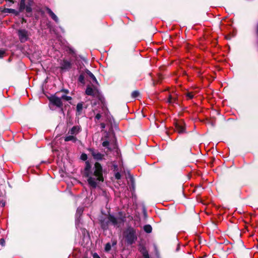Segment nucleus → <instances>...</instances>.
<instances>
[{"label": "nucleus", "instance_id": "nucleus-1", "mask_svg": "<svg viewBox=\"0 0 258 258\" xmlns=\"http://www.w3.org/2000/svg\"><path fill=\"white\" fill-rule=\"evenodd\" d=\"M85 173L88 178L89 184L93 188H95L98 184L104 180L102 167L98 162L95 163L94 166L91 168L89 162H86Z\"/></svg>", "mask_w": 258, "mask_h": 258}, {"label": "nucleus", "instance_id": "nucleus-2", "mask_svg": "<svg viewBox=\"0 0 258 258\" xmlns=\"http://www.w3.org/2000/svg\"><path fill=\"white\" fill-rule=\"evenodd\" d=\"M123 236L128 244H132L137 240V231L132 227H128L125 229Z\"/></svg>", "mask_w": 258, "mask_h": 258}, {"label": "nucleus", "instance_id": "nucleus-3", "mask_svg": "<svg viewBox=\"0 0 258 258\" xmlns=\"http://www.w3.org/2000/svg\"><path fill=\"white\" fill-rule=\"evenodd\" d=\"M108 216L110 224L114 227H118L121 224L124 222V218L120 216H114L111 214H109Z\"/></svg>", "mask_w": 258, "mask_h": 258}, {"label": "nucleus", "instance_id": "nucleus-4", "mask_svg": "<svg viewBox=\"0 0 258 258\" xmlns=\"http://www.w3.org/2000/svg\"><path fill=\"white\" fill-rule=\"evenodd\" d=\"M60 69L63 71H67L72 68V63L66 59H62L59 62Z\"/></svg>", "mask_w": 258, "mask_h": 258}, {"label": "nucleus", "instance_id": "nucleus-5", "mask_svg": "<svg viewBox=\"0 0 258 258\" xmlns=\"http://www.w3.org/2000/svg\"><path fill=\"white\" fill-rule=\"evenodd\" d=\"M18 35L21 42L23 43L28 39L29 32L25 29H19L18 31Z\"/></svg>", "mask_w": 258, "mask_h": 258}, {"label": "nucleus", "instance_id": "nucleus-6", "mask_svg": "<svg viewBox=\"0 0 258 258\" xmlns=\"http://www.w3.org/2000/svg\"><path fill=\"white\" fill-rule=\"evenodd\" d=\"M88 151L95 160L101 161L103 159L104 154L100 153L98 150L90 148Z\"/></svg>", "mask_w": 258, "mask_h": 258}, {"label": "nucleus", "instance_id": "nucleus-7", "mask_svg": "<svg viewBox=\"0 0 258 258\" xmlns=\"http://www.w3.org/2000/svg\"><path fill=\"white\" fill-rule=\"evenodd\" d=\"M175 126L176 131L179 134H183L185 133V123L183 121L180 120L176 122Z\"/></svg>", "mask_w": 258, "mask_h": 258}, {"label": "nucleus", "instance_id": "nucleus-8", "mask_svg": "<svg viewBox=\"0 0 258 258\" xmlns=\"http://www.w3.org/2000/svg\"><path fill=\"white\" fill-rule=\"evenodd\" d=\"M50 101L52 104L55 105L58 107H61L62 106V103L61 98L56 96H52L50 99Z\"/></svg>", "mask_w": 258, "mask_h": 258}, {"label": "nucleus", "instance_id": "nucleus-9", "mask_svg": "<svg viewBox=\"0 0 258 258\" xmlns=\"http://www.w3.org/2000/svg\"><path fill=\"white\" fill-rule=\"evenodd\" d=\"M83 211H84V208L83 207H79V208H78V209L77 210V212H76V214L75 222H76V226L77 229L79 228V224H80V218L83 212Z\"/></svg>", "mask_w": 258, "mask_h": 258}, {"label": "nucleus", "instance_id": "nucleus-10", "mask_svg": "<svg viewBox=\"0 0 258 258\" xmlns=\"http://www.w3.org/2000/svg\"><path fill=\"white\" fill-rule=\"evenodd\" d=\"M81 131V128L79 125L73 126L68 132L69 135L76 136Z\"/></svg>", "mask_w": 258, "mask_h": 258}, {"label": "nucleus", "instance_id": "nucleus-11", "mask_svg": "<svg viewBox=\"0 0 258 258\" xmlns=\"http://www.w3.org/2000/svg\"><path fill=\"white\" fill-rule=\"evenodd\" d=\"M101 228L104 230H106L108 228L109 224L110 223L109 220V216L107 218H102L100 220Z\"/></svg>", "mask_w": 258, "mask_h": 258}, {"label": "nucleus", "instance_id": "nucleus-12", "mask_svg": "<svg viewBox=\"0 0 258 258\" xmlns=\"http://www.w3.org/2000/svg\"><path fill=\"white\" fill-rule=\"evenodd\" d=\"M85 93L87 95L92 96L93 97H96L98 95V91L89 86L87 87Z\"/></svg>", "mask_w": 258, "mask_h": 258}, {"label": "nucleus", "instance_id": "nucleus-13", "mask_svg": "<svg viewBox=\"0 0 258 258\" xmlns=\"http://www.w3.org/2000/svg\"><path fill=\"white\" fill-rule=\"evenodd\" d=\"M47 13L48 14L49 16L53 19L56 23L59 22V19L57 16L52 12V11L48 7H46L45 8Z\"/></svg>", "mask_w": 258, "mask_h": 258}, {"label": "nucleus", "instance_id": "nucleus-14", "mask_svg": "<svg viewBox=\"0 0 258 258\" xmlns=\"http://www.w3.org/2000/svg\"><path fill=\"white\" fill-rule=\"evenodd\" d=\"M139 250L142 254L144 258H150L148 251L144 245H140L139 246Z\"/></svg>", "mask_w": 258, "mask_h": 258}, {"label": "nucleus", "instance_id": "nucleus-15", "mask_svg": "<svg viewBox=\"0 0 258 258\" xmlns=\"http://www.w3.org/2000/svg\"><path fill=\"white\" fill-rule=\"evenodd\" d=\"M64 140L65 142L72 141L73 143H76L77 141L76 137L72 135H68L64 137Z\"/></svg>", "mask_w": 258, "mask_h": 258}, {"label": "nucleus", "instance_id": "nucleus-16", "mask_svg": "<svg viewBox=\"0 0 258 258\" xmlns=\"http://www.w3.org/2000/svg\"><path fill=\"white\" fill-rule=\"evenodd\" d=\"M166 102L168 104H169L170 105H174L175 104H178V103L177 102V98L174 97L172 96L171 95L169 96L168 98L167 99Z\"/></svg>", "mask_w": 258, "mask_h": 258}, {"label": "nucleus", "instance_id": "nucleus-17", "mask_svg": "<svg viewBox=\"0 0 258 258\" xmlns=\"http://www.w3.org/2000/svg\"><path fill=\"white\" fill-rule=\"evenodd\" d=\"M26 6V11L27 13H30L32 12L31 7L33 4V0H27Z\"/></svg>", "mask_w": 258, "mask_h": 258}, {"label": "nucleus", "instance_id": "nucleus-18", "mask_svg": "<svg viewBox=\"0 0 258 258\" xmlns=\"http://www.w3.org/2000/svg\"><path fill=\"white\" fill-rule=\"evenodd\" d=\"M116 244V241L115 240L112 241V244H111L109 242L105 244V250L107 252L109 251L111 249V246L115 245Z\"/></svg>", "mask_w": 258, "mask_h": 258}, {"label": "nucleus", "instance_id": "nucleus-19", "mask_svg": "<svg viewBox=\"0 0 258 258\" xmlns=\"http://www.w3.org/2000/svg\"><path fill=\"white\" fill-rule=\"evenodd\" d=\"M26 0H21L19 5V12H22L24 10H26Z\"/></svg>", "mask_w": 258, "mask_h": 258}, {"label": "nucleus", "instance_id": "nucleus-20", "mask_svg": "<svg viewBox=\"0 0 258 258\" xmlns=\"http://www.w3.org/2000/svg\"><path fill=\"white\" fill-rule=\"evenodd\" d=\"M85 72L94 82L97 83V81L95 76L89 70L86 69Z\"/></svg>", "mask_w": 258, "mask_h": 258}, {"label": "nucleus", "instance_id": "nucleus-21", "mask_svg": "<svg viewBox=\"0 0 258 258\" xmlns=\"http://www.w3.org/2000/svg\"><path fill=\"white\" fill-rule=\"evenodd\" d=\"M144 230L147 233H150L152 231V226L149 224L146 225L144 226Z\"/></svg>", "mask_w": 258, "mask_h": 258}, {"label": "nucleus", "instance_id": "nucleus-22", "mask_svg": "<svg viewBox=\"0 0 258 258\" xmlns=\"http://www.w3.org/2000/svg\"><path fill=\"white\" fill-rule=\"evenodd\" d=\"M59 98H61V100H63L67 101H70L72 99V97L67 96L64 94L62 95Z\"/></svg>", "mask_w": 258, "mask_h": 258}, {"label": "nucleus", "instance_id": "nucleus-23", "mask_svg": "<svg viewBox=\"0 0 258 258\" xmlns=\"http://www.w3.org/2000/svg\"><path fill=\"white\" fill-rule=\"evenodd\" d=\"M77 111L78 112L79 114L82 112L83 109V103H79L77 105Z\"/></svg>", "mask_w": 258, "mask_h": 258}, {"label": "nucleus", "instance_id": "nucleus-24", "mask_svg": "<svg viewBox=\"0 0 258 258\" xmlns=\"http://www.w3.org/2000/svg\"><path fill=\"white\" fill-rule=\"evenodd\" d=\"M78 81L83 84H85V77L83 74H81L79 76Z\"/></svg>", "mask_w": 258, "mask_h": 258}, {"label": "nucleus", "instance_id": "nucleus-25", "mask_svg": "<svg viewBox=\"0 0 258 258\" xmlns=\"http://www.w3.org/2000/svg\"><path fill=\"white\" fill-rule=\"evenodd\" d=\"M102 145L103 147H106L108 150H111V149L109 147V142L108 141H103V143H102Z\"/></svg>", "mask_w": 258, "mask_h": 258}, {"label": "nucleus", "instance_id": "nucleus-26", "mask_svg": "<svg viewBox=\"0 0 258 258\" xmlns=\"http://www.w3.org/2000/svg\"><path fill=\"white\" fill-rule=\"evenodd\" d=\"M8 12H9V13H13L16 15H18L20 12L19 11H17L16 10L13 9H8Z\"/></svg>", "mask_w": 258, "mask_h": 258}, {"label": "nucleus", "instance_id": "nucleus-27", "mask_svg": "<svg viewBox=\"0 0 258 258\" xmlns=\"http://www.w3.org/2000/svg\"><path fill=\"white\" fill-rule=\"evenodd\" d=\"M139 95V92L138 91H134L132 93V97L133 98H136Z\"/></svg>", "mask_w": 258, "mask_h": 258}, {"label": "nucleus", "instance_id": "nucleus-28", "mask_svg": "<svg viewBox=\"0 0 258 258\" xmlns=\"http://www.w3.org/2000/svg\"><path fill=\"white\" fill-rule=\"evenodd\" d=\"M185 95L188 99H192L194 97V95L191 92H187Z\"/></svg>", "mask_w": 258, "mask_h": 258}, {"label": "nucleus", "instance_id": "nucleus-29", "mask_svg": "<svg viewBox=\"0 0 258 258\" xmlns=\"http://www.w3.org/2000/svg\"><path fill=\"white\" fill-rule=\"evenodd\" d=\"M68 50L69 51V52L72 54H75V50L73 48V47H68Z\"/></svg>", "mask_w": 258, "mask_h": 258}, {"label": "nucleus", "instance_id": "nucleus-30", "mask_svg": "<svg viewBox=\"0 0 258 258\" xmlns=\"http://www.w3.org/2000/svg\"><path fill=\"white\" fill-rule=\"evenodd\" d=\"M81 158L83 160L85 161L87 159V156L86 154H82L81 155Z\"/></svg>", "mask_w": 258, "mask_h": 258}, {"label": "nucleus", "instance_id": "nucleus-31", "mask_svg": "<svg viewBox=\"0 0 258 258\" xmlns=\"http://www.w3.org/2000/svg\"><path fill=\"white\" fill-rule=\"evenodd\" d=\"M115 177L117 179H119L121 178V174L119 172H116L115 174Z\"/></svg>", "mask_w": 258, "mask_h": 258}, {"label": "nucleus", "instance_id": "nucleus-32", "mask_svg": "<svg viewBox=\"0 0 258 258\" xmlns=\"http://www.w3.org/2000/svg\"><path fill=\"white\" fill-rule=\"evenodd\" d=\"M5 53V51L4 50H0V58H2L4 56V54Z\"/></svg>", "mask_w": 258, "mask_h": 258}, {"label": "nucleus", "instance_id": "nucleus-33", "mask_svg": "<svg viewBox=\"0 0 258 258\" xmlns=\"http://www.w3.org/2000/svg\"><path fill=\"white\" fill-rule=\"evenodd\" d=\"M0 243H1V244L3 246H5V241L4 239H3V238L1 239Z\"/></svg>", "mask_w": 258, "mask_h": 258}, {"label": "nucleus", "instance_id": "nucleus-34", "mask_svg": "<svg viewBox=\"0 0 258 258\" xmlns=\"http://www.w3.org/2000/svg\"><path fill=\"white\" fill-rule=\"evenodd\" d=\"M101 114L99 113H97L95 116V118L97 119V120H99L101 118Z\"/></svg>", "mask_w": 258, "mask_h": 258}, {"label": "nucleus", "instance_id": "nucleus-35", "mask_svg": "<svg viewBox=\"0 0 258 258\" xmlns=\"http://www.w3.org/2000/svg\"><path fill=\"white\" fill-rule=\"evenodd\" d=\"M61 91L64 92L66 94H68L69 93V90L67 89H62L61 90Z\"/></svg>", "mask_w": 258, "mask_h": 258}, {"label": "nucleus", "instance_id": "nucleus-36", "mask_svg": "<svg viewBox=\"0 0 258 258\" xmlns=\"http://www.w3.org/2000/svg\"><path fill=\"white\" fill-rule=\"evenodd\" d=\"M96 256H97V258H100V257L98 256V255L97 254H96V253H95V254H94V258H95V257H96Z\"/></svg>", "mask_w": 258, "mask_h": 258}, {"label": "nucleus", "instance_id": "nucleus-37", "mask_svg": "<svg viewBox=\"0 0 258 258\" xmlns=\"http://www.w3.org/2000/svg\"><path fill=\"white\" fill-rule=\"evenodd\" d=\"M179 245H178L177 247L176 248V250L177 251L179 250Z\"/></svg>", "mask_w": 258, "mask_h": 258}, {"label": "nucleus", "instance_id": "nucleus-38", "mask_svg": "<svg viewBox=\"0 0 258 258\" xmlns=\"http://www.w3.org/2000/svg\"><path fill=\"white\" fill-rule=\"evenodd\" d=\"M101 127L102 128H104L105 127V125L103 123L101 124Z\"/></svg>", "mask_w": 258, "mask_h": 258}]
</instances>
